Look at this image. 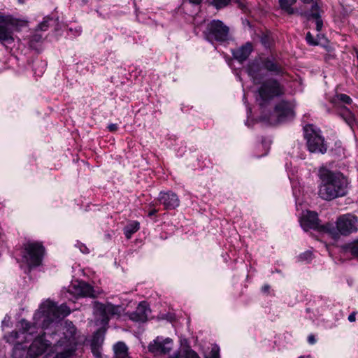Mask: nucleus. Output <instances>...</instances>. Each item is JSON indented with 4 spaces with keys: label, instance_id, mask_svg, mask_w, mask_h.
I'll return each instance as SVG.
<instances>
[{
    "label": "nucleus",
    "instance_id": "obj_1",
    "mask_svg": "<svg viewBox=\"0 0 358 358\" xmlns=\"http://www.w3.org/2000/svg\"><path fill=\"white\" fill-rule=\"evenodd\" d=\"M70 313L66 305L57 306L54 302L47 300L35 313L32 324L25 320H20V334L26 339L28 336L32 339L27 358H38L44 353L48 356L55 354L53 358H72L77 344L75 326L71 322L65 321L62 328L63 336L58 334L61 329L60 320Z\"/></svg>",
    "mask_w": 358,
    "mask_h": 358
},
{
    "label": "nucleus",
    "instance_id": "obj_2",
    "mask_svg": "<svg viewBox=\"0 0 358 358\" xmlns=\"http://www.w3.org/2000/svg\"><path fill=\"white\" fill-rule=\"evenodd\" d=\"M318 195L321 199L331 201L348 194L350 181L342 173L322 166L318 170Z\"/></svg>",
    "mask_w": 358,
    "mask_h": 358
},
{
    "label": "nucleus",
    "instance_id": "obj_3",
    "mask_svg": "<svg viewBox=\"0 0 358 358\" xmlns=\"http://www.w3.org/2000/svg\"><path fill=\"white\" fill-rule=\"evenodd\" d=\"M247 71L255 84L260 83L266 76V71L272 72L275 75H282L285 73L280 64L268 58L262 62L255 60L250 63Z\"/></svg>",
    "mask_w": 358,
    "mask_h": 358
},
{
    "label": "nucleus",
    "instance_id": "obj_4",
    "mask_svg": "<svg viewBox=\"0 0 358 358\" xmlns=\"http://www.w3.org/2000/svg\"><path fill=\"white\" fill-rule=\"evenodd\" d=\"M43 246L37 242H27L24 244L21 255L22 266L27 267L28 271L41 265L44 255Z\"/></svg>",
    "mask_w": 358,
    "mask_h": 358
},
{
    "label": "nucleus",
    "instance_id": "obj_5",
    "mask_svg": "<svg viewBox=\"0 0 358 358\" xmlns=\"http://www.w3.org/2000/svg\"><path fill=\"white\" fill-rule=\"evenodd\" d=\"M257 93V101L262 107L275 97L284 94L285 88L277 80L268 79L261 83Z\"/></svg>",
    "mask_w": 358,
    "mask_h": 358
},
{
    "label": "nucleus",
    "instance_id": "obj_6",
    "mask_svg": "<svg viewBox=\"0 0 358 358\" xmlns=\"http://www.w3.org/2000/svg\"><path fill=\"white\" fill-rule=\"evenodd\" d=\"M304 136L310 152L324 154L327 152V145L317 127L313 124L306 125L304 127Z\"/></svg>",
    "mask_w": 358,
    "mask_h": 358
},
{
    "label": "nucleus",
    "instance_id": "obj_7",
    "mask_svg": "<svg viewBox=\"0 0 358 358\" xmlns=\"http://www.w3.org/2000/svg\"><path fill=\"white\" fill-rule=\"evenodd\" d=\"M336 229L332 227L328 229L329 234L334 238H338L339 234L348 236L358 231V217L352 214H345L336 220Z\"/></svg>",
    "mask_w": 358,
    "mask_h": 358
},
{
    "label": "nucleus",
    "instance_id": "obj_8",
    "mask_svg": "<svg viewBox=\"0 0 358 358\" xmlns=\"http://www.w3.org/2000/svg\"><path fill=\"white\" fill-rule=\"evenodd\" d=\"M124 311L120 305H113L110 302L102 303H95L96 322L101 326H106L112 317H120Z\"/></svg>",
    "mask_w": 358,
    "mask_h": 358
},
{
    "label": "nucleus",
    "instance_id": "obj_9",
    "mask_svg": "<svg viewBox=\"0 0 358 358\" xmlns=\"http://www.w3.org/2000/svg\"><path fill=\"white\" fill-rule=\"evenodd\" d=\"M294 104L289 101H281L276 104L268 121L271 124L285 122L294 118Z\"/></svg>",
    "mask_w": 358,
    "mask_h": 358
},
{
    "label": "nucleus",
    "instance_id": "obj_10",
    "mask_svg": "<svg viewBox=\"0 0 358 358\" xmlns=\"http://www.w3.org/2000/svg\"><path fill=\"white\" fill-rule=\"evenodd\" d=\"M208 40L215 39L218 41H224L228 38L229 28L220 20H213L208 27Z\"/></svg>",
    "mask_w": 358,
    "mask_h": 358
},
{
    "label": "nucleus",
    "instance_id": "obj_11",
    "mask_svg": "<svg viewBox=\"0 0 358 358\" xmlns=\"http://www.w3.org/2000/svg\"><path fill=\"white\" fill-rule=\"evenodd\" d=\"M14 25L10 16L0 15V42L5 46L14 41L12 28Z\"/></svg>",
    "mask_w": 358,
    "mask_h": 358
},
{
    "label": "nucleus",
    "instance_id": "obj_12",
    "mask_svg": "<svg viewBox=\"0 0 358 358\" xmlns=\"http://www.w3.org/2000/svg\"><path fill=\"white\" fill-rule=\"evenodd\" d=\"M173 348V341L169 338H163L157 336L148 345V350L155 356L169 353Z\"/></svg>",
    "mask_w": 358,
    "mask_h": 358
},
{
    "label": "nucleus",
    "instance_id": "obj_13",
    "mask_svg": "<svg viewBox=\"0 0 358 358\" xmlns=\"http://www.w3.org/2000/svg\"><path fill=\"white\" fill-rule=\"evenodd\" d=\"M158 201L164 206L165 210H173L180 205V199L178 195L171 191L161 192L158 196Z\"/></svg>",
    "mask_w": 358,
    "mask_h": 358
},
{
    "label": "nucleus",
    "instance_id": "obj_14",
    "mask_svg": "<svg viewBox=\"0 0 358 358\" xmlns=\"http://www.w3.org/2000/svg\"><path fill=\"white\" fill-rule=\"evenodd\" d=\"M70 292L80 296L94 298L96 296L93 287L84 281H76L70 286Z\"/></svg>",
    "mask_w": 358,
    "mask_h": 358
},
{
    "label": "nucleus",
    "instance_id": "obj_15",
    "mask_svg": "<svg viewBox=\"0 0 358 358\" xmlns=\"http://www.w3.org/2000/svg\"><path fill=\"white\" fill-rule=\"evenodd\" d=\"M150 309L145 301L141 302L136 310L129 315L130 320L144 322L148 320Z\"/></svg>",
    "mask_w": 358,
    "mask_h": 358
},
{
    "label": "nucleus",
    "instance_id": "obj_16",
    "mask_svg": "<svg viewBox=\"0 0 358 358\" xmlns=\"http://www.w3.org/2000/svg\"><path fill=\"white\" fill-rule=\"evenodd\" d=\"M300 224L305 231L310 229H316L319 225L317 214L313 211H308L300 219Z\"/></svg>",
    "mask_w": 358,
    "mask_h": 358
},
{
    "label": "nucleus",
    "instance_id": "obj_17",
    "mask_svg": "<svg viewBox=\"0 0 358 358\" xmlns=\"http://www.w3.org/2000/svg\"><path fill=\"white\" fill-rule=\"evenodd\" d=\"M303 15L308 20H310L311 18L315 19L316 29L317 31H321L323 22L320 17V8L317 3L313 4L310 12L306 13Z\"/></svg>",
    "mask_w": 358,
    "mask_h": 358
},
{
    "label": "nucleus",
    "instance_id": "obj_18",
    "mask_svg": "<svg viewBox=\"0 0 358 358\" xmlns=\"http://www.w3.org/2000/svg\"><path fill=\"white\" fill-rule=\"evenodd\" d=\"M252 50V45L248 43L245 45L240 47L239 48L233 50L232 54L236 59H237L240 62H242L249 57Z\"/></svg>",
    "mask_w": 358,
    "mask_h": 358
},
{
    "label": "nucleus",
    "instance_id": "obj_19",
    "mask_svg": "<svg viewBox=\"0 0 358 358\" xmlns=\"http://www.w3.org/2000/svg\"><path fill=\"white\" fill-rule=\"evenodd\" d=\"M103 336L100 331H96L94 336L91 343L92 352L96 358H101L99 352V346L103 342Z\"/></svg>",
    "mask_w": 358,
    "mask_h": 358
},
{
    "label": "nucleus",
    "instance_id": "obj_20",
    "mask_svg": "<svg viewBox=\"0 0 358 358\" xmlns=\"http://www.w3.org/2000/svg\"><path fill=\"white\" fill-rule=\"evenodd\" d=\"M115 358H129L128 348L123 342L117 343L113 347Z\"/></svg>",
    "mask_w": 358,
    "mask_h": 358
},
{
    "label": "nucleus",
    "instance_id": "obj_21",
    "mask_svg": "<svg viewBox=\"0 0 358 358\" xmlns=\"http://www.w3.org/2000/svg\"><path fill=\"white\" fill-rule=\"evenodd\" d=\"M297 0H278L280 8L289 15L294 13L293 5L296 3Z\"/></svg>",
    "mask_w": 358,
    "mask_h": 358
},
{
    "label": "nucleus",
    "instance_id": "obj_22",
    "mask_svg": "<svg viewBox=\"0 0 358 358\" xmlns=\"http://www.w3.org/2000/svg\"><path fill=\"white\" fill-rule=\"evenodd\" d=\"M339 114L350 126H352L355 122V116L352 112L345 106H341Z\"/></svg>",
    "mask_w": 358,
    "mask_h": 358
},
{
    "label": "nucleus",
    "instance_id": "obj_23",
    "mask_svg": "<svg viewBox=\"0 0 358 358\" xmlns=\"http://www.w3.org/2000/svg\"><path fill=\"white\" fill-rule=\"evenodd\" d=\"M139 225L138 222L133 221L125 226L124 228V234L127 238L129 239L132 234L139 229Z\"/></svg>",
    "mask_w": 358,
    "mask_h": 358
},
{
    "label": "nucleus",
    "instance_id": "obj_24",
    "mask_svg": "<svg viewBox=\"0 0 358 358\" xmlns=\"http://www.w3.org/2000/svg\"><path fill=\"white\" fill-rule=\"evenodd\" d=\"M339 102L345 104H350L352 103V99L345 94H338L333 99L332 103L335 107L340 108L342 106L340 105Z\"/></svg>",
    "mask_w": 358,
    "mask_h": 358
},
{
    "label": "nucleus",
    "instance_id": "obj_25",
    "mask_svg": "<svg viewBox=\"0 0 358 358\" xmlns=\"http://www.w3.org/2000/svg\"><path fill=\"white\" fill-rule=\"evenodd\" d=\"M171 358H199L198 354L192 350H187L182 355L174 354Z\"/></svg>",
    "mask_w": 358,
    "mask_h": 358
},
{
    "label": "nucleus",
    "instance_id": "obj_26",
    "mask_svg": "<svg viewBox=\"0 0 358 358\" xmlns=\"http://www.w3.org/2000/svg\"><path fill=\"white\" fill-rule=\"evenodd\" d=\"M346 250L355 257L358 258V239L348 244Z\"/></svg>",
    "mask_w": 358,
    "mask_h": 358
},
{
    "label": "nucleus",
    "instance_id": "obj_27",
    "mask_svg": "<svg viewBox=\"0 0 358 358\" xmlns=\"http://www.w3.org/2000/svg\"><path fill=\"white\" fill-rule=\"evenodd\" d=\"M231 0H213V5L217 9L227 6Z\"/></svg>",
    "mask_w": 358,
    "mask_h": 358
},
{
    "label": "nucleus",
    "instance_id": "obj_28",
    "mask_svg": "<svg viewBox=\"0 0 358 358\" xmlns=\"http://www.w3.org/2000/svg\"><path fill=\"white\" fill-rule=\"evenodd\" d=\"M205 358H220V348L217 345H213L210 355Z\"/></svg>",
    "mask_w": 358,
    "mask_h": 358
},
{
    "label": "nucleus",
    "instance_id": "obj_29",
    "mask_svg": "<svg viewBox=\"0 0 358 358\" xmlns=\"http://www.w3.org/2000/svg\"><path fill=\"white\" fill-rule=\"evenodd\" d=\"M51 20L52 18L49 17H45L43 21L38 24V29L41 31H46L49 27V22Z\"/></svg>",
    "mask_w": 358,
    "mask_h": 358
},
{
    "label": "nucleus",
    "instance_id": "obj_30",
    "mask_svg": "<svg viewBox=\"0 0 358 358\" xmlns=\"http://www.w3.org/2000/svg\"><path fill=\"white\" fill-rule=\"evenodd\" d=\"M312 252L310 251H306L299 256V260L300 262H309L312 259Z\"/></svg>",
    "mask_w": 358,
    "mask_h": 358
},
{
    "label": "nucleus",
    "instance_id": "obj_31",
    "mask_svg": "<svg viewBox=\"0 0 358 358\" xmlns=\"http://www.w3.org/2000/svg\"><path fill=\"white\" fill-rule=\"evenodd\" d=\"M306 41L308 44L312 45H317L319 44V42L317 39H315L313 36L310 33L308 32L306 36Z\"/></svg>",
    "mask_w": 358,
    "mask_h": 358
},
{
    "label": "nucleus",
    "instance_id": "obj_32",
    "mask_svg": "<svg viewBox=\"0 0 358 358\" xmlns=\"http://www.w3.org/2000/svg\"><path fill=\"white\" fill-rule=\"evenodd\" d=\"M20 344L15 345L13 353V355L15 358H20L22 356H23V352L21 353L20 352Z\"/></svg>",
    "mask_w": 358,
    "mask_h": 358
},
{
    "label": "nucleus",
    "instance_id": "obj_33",
    "mask_svg": "<svg viewBox=\"0 0 358 358\" xmlns=\"http://www.w3.org/2000/svg\"><path fill=\"white\" fill-rule=\"evenodd\" d=\"M10 317L9 316L6 315L2 321V327H8L10 326Z\"/></svg>",
    "mask_w": 358,
    "mask_h": 358
},
{
    "label": "nucleus",
    "instance_id": "obj_34",
    "mask_svg": "<svg viewBox=\"0 0 358 358\" xmlns=\"http://www.w3.org/2000/svg\"><path fill=\"white\" fill-rule=\"evenodd\" d=\"M117 124H110L108 126V129L110 131H117Z\"/></svg>",
    "mask_w": 358,
    "mask_h": 358
},
{
    "label": "nucleus",
    "instance_id": "obj_35",
    "mask_svg": "<svg viewBox=\"0 0 358 358\" xmlns=\"http://www.w3.org/2000/svg\"><path fill=\"white\" fill-rule=\"evenodd\" d=\"M348 320L350 322H353L356 320V313L352 312L349 316H348Z\"/></svg>",
    "mask_w": 358,
    "mask_h": 358
},
{
    "label": "nucleus",
    "instance_id": "obj_36",
    "mask_svg": "<svg viewBox=\"0 0 358 358\" xmlns=\"http://www.w3.org/2000/svg\"><path fill=\"white\" fill-rule=\"evenodd\" d=\"M308 341L310 344H314L316 342V340L313 335H310L308 338Z\"/></svg>",
    "mask_w": 358,
    "mask_h": 358
},
{
    "label": "nucleus",
    "instance_id": "obj_37",
    "mask_svg": "<svg viewBox=\"0 0 358 358\" xmlns=\"http://www.w3.org/2000/svg\"><path fill=\"white\" fill-rule=\"evenodd\" d=\"M157 212L158 210L157 209L153 208L148 213V216L152 217V215H155Z\"/></svg>",
    "mask_w": 358,
    "mask_h": 358
},
{
    "label": "nucleus",
    "instance_id": "obj_38",
    "mask_svg": "<svg viewBox=\"0 0 358 358\" xmlns=\"http://www.w3.org/2000/svg\"><path fill=\"white\" fill-rule=\"evenodd\" d=\"M269 289H270L269 285H264V286L262 287V292H268Z\"/></svg>",
    "mask_w": 358,
    "mask_h": 358
},
{
    "label": "nucleus",
    "instance_id": "obj_39",
    "mask_svg": "<svg viewBox=\"0 0 358 358\" xmlns=\"http://www.w3.org/2000/svg\"><path fill=\"white\" fill-rule=\"evenodd\" d=\"M11 336H13L14 339H17L19 338V332H17V331L12 332Z\"/></svg>",
    "mask_w": 358,
    "mask_h": 358
},
{
    "label": "nucleus",
    "instance_id": "obj_40",
    "mask_svg": "<svg viewBox=\"0 0 358 358\" xmlns=\"http://www.w3.org/2000/svg\"><path fill=\"white\" fill-rule=\"evenodd\" d=\"M189 1H190V3L196 4V5L201 3V2L202 1V0H189Z\"/></svg>",
    "mask_w": 358,
    "mask_h": 358
},
{
    "label": "nucleus",
    "instance_id": "obj_41",
    "mask_svg": "<svg viewBox=\"0 0 358 358\" xmlns=\"http://www.w3.org/2000/svg\"><path fill=\"white\" fill-rule=\"evenodd\" d=\"M80 250L83 253H88L89 252L88 249L85 246H83V248H81Z\"/></svg>",
    "mask_w": 358,
    "mask_h": 358
},
{
    "label": "nucleus",
    "instance_id": "obj_42",
    "mask_svg": "<svg viewBox=\"0 0 358 358\" xmlns=\"http://www.w3.org/2000/svg\"><path fill=\"white\" fill-rule=\"evenodd\" d=\"M41 38V36H39V35H35L34 36V40L36 41H40Z\"/></svg>",
    "mask_w": 358,
    "mask_h": 358
},
{
    "label": "nucleus",
    "instance_id": "obj_43",
    "mask_svg": "<svg viewBox=\"0 0 358 358\" xmlns=\"http://www.w3.org/2000/svg\"><path fill=\"white\" fill-rule=\"evenodd\" d=\"M304 3H311L313 0H301Z\"/></svg>",
    "mask_w": 358,
    "mask_h": 358
},
{
    "label": "nucleus",
    "instance_id": "obj_44",
    "mask_svg": "<svg viewBox=\"0 0 358 358\" xmlns=\"http://www.w3.org/2000/svg\"><path fill=\"white\" fill-rule=\"evenodd\" d=\"M293 194H294V195L295 196H296V191H295V190H294Z\"/></svg>",
    "mask_w": 358,
    "mask_h": 358
},
{
    "label": "nucleus",
    "instance_id": "obj_45",
    "mask_svg": "<svg viewBox=\"0 0 358 358\" xmlns=\"http://www.w3.org/2000/svg\"><path fill=\"white\" fill-rule=\"evenodd\" d=\"M20 3H24V0H19Z\"/></svg>",
    "mask_w": 358,
    "mask_h": 358
},
{
    "label": "nucleus",
    "instance_id": "obj_46",
    "mask_svg": "<svg viewBox=\"0 0 358 358\" xmlns=\"http://www.w3.org/2000/svg\"><path fill=\"white\" fill-rule=\"evenodd\" d=\"M170 358H171V357H170Z\"/></svg>",
    "mask_w": 358,
    "mask_h": 358
}]
</instances>
